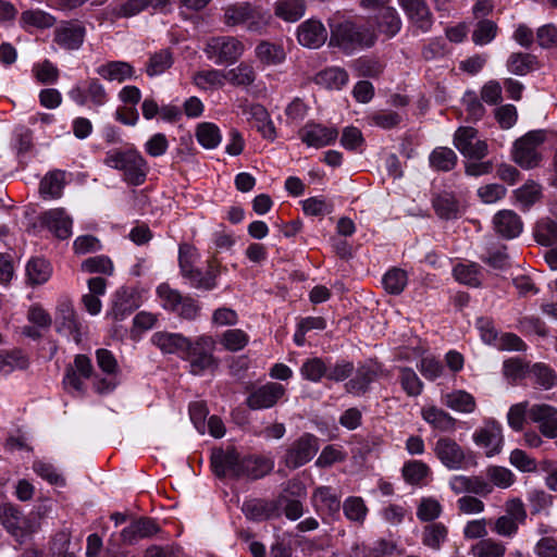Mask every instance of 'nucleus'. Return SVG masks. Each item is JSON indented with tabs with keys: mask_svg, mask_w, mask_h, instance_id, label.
Returning a JSON list of instances; mask_svg holds the SVG:
<instances>
[{
	"mask_svg": "<svg viewBox=\"0 0 557 557\" xmlns=\"http://www.w3.org/2000/svg\"><path fill=\"white\" fill-rule=\"evenodd\" d=\"M343 510L345 517L355 523L362 524L366 520L368 508L359 496H350L344 500Z\"/></svg>",
	"mask_w": 557,
	"mask_h": 557,
	"instance_id": "603ef678",
	"label": "nucleus"
},
{
	"mask_svg": "<svg viewBox=\"0 0 557 557\" xmlns=\"http://www.w3.org/2000/svg\"><path fill=\"white\" fill-rule=\"evenodd\" d=\"M82 270L87 273H101L112 275L114 271L111 259L107 256H95L82 262Z\"/></svg>",
	"mask_w": 557,
	"mask_h": 557,
	"instance_id": "69168bd1",
	"label": "nucleus"
},
{
	"mask_svg": "<svg viewBox=\"0 0 557 557\" xmlns=\"http://www.w3.org/2000/svg\"><path fill=\"white\" fill-rule=\"evenodd\" d=\"M434 455L448 470L458 471L469 467V454L453 438L440 437L433 448Z\"/></svg>",
	"mask_w": 557,
	"mask_h": 557,
	"instance_id": "9d476101",
	"label": "nucleus"
},
{
	"mask_svg": "<svg viewBox=\"0 0 557 557\" xmlns=\"http://www.w3.org/2000/svg\"><path fill=\"white\" fill-rule=\"evenodd\" d=\"M546 138L542 129L531 131L517 139L513 149V160L523 169H532L540 164L542 156L539 147Z\"/></svg>",
	"mask_w": 557,
	"mask_h": 557,
	"instance_id": "6e6552de",
	"label": "nucleus"
},
{
	"mask_svg": "<svg viewBox=\"0 0 557 557\" xmlns=\"http://www.w3.org/2000/svg\"><path fill=\"white\" fill-rule=\"evenodd\" d=\"M244 50V44L232 36L212 37L205 47L207 58L218 65L236 62Z\"/></svg>",
	"mask_w": 557,
	"mask_h": 557,
	"instance_id": "0eeeda50",
	"label": "nucleus"
},
{
	"mask_svg": "<svg viewBox=\"0 0 557 557\" xmlns=\"http://www.w3.org/2000/svg\"><path fill=\"white\" fill-rule=\"evenodd\" d=\"M442 401L451 410L462 413H471L476 408L474 397L470 393L462 389H457L445 394L442 398Z\"/></svg>",
	"mask_w": 557,
	"mask_h": 557,
	"instance_id": "f704fd0d",
	"label": "nucleus"
},
{
	"mask_svg": "<svg viewBox=\"0 0 557 557\" xmlns=\"http://www.w3.org/2000/svg\"><path fill=\"white\" fill-rule=\"evenodd\" d=\"M312 503L318 511L330 516L339 512L341 500L330 486L317 487L312 494Z\"/></svg>",
	"mask_w": 557,
	"mask_h": 557,
	"instance_id": "7c9ffc66",
	"label": "nucleus"
},
{
	"mask_svg": "<svg viewBox=\"0 0 557 557\" xmlns=\"http://www.w3.org/2000/svg\"><path fill=\"white\" fill-rule=\"evenodd\" d=\"M138 307L134 296L126 289L116 292L110 314L116 321L125 319Z\"/></svg>",
	"mask_w": 557,
	"mask_h": 557,
	"instance_id": "4c0bfd02",
	"label": "nucleus"
},
{
	"mask_svg": "<svg viewBox=\"0 0 557 557\" xmlns=\"http://www.w3.org/2000/svg\"><path fill=\"white\" fill-rule=\"evenodd\" d=\"M528 377L543 389H550L557 385L556 372L544 363H534L528 370Z\"/></svg>",
	"mask_w": 557,
	"mask_h": 557,
	"instance_id": "79ce46f5",
	"label": "nucleus"
},
{
	"mask_svg": "<svg viewBox=\"0 0 557 557\" xmlns=\"http://www.w3.org/2000/svg\"><path fill=\"white\" fill-rule=\"evenodd\" d=\"M199 259L200 253L195 246L188 243L180 245L178 265L182 276L196 289L212 290L218 286L216 278L221 272V267L215 263V259H212L208 262L207 271L203 273L196 267Z\"/></svg>",
	"mask_w": 557,
	"mask_h": 557,
	"instance_id": "f257e3e1",
	"label": "nucleus"
},
{
	"mask_svg": "<svg viewBox=\"0 0 557 557\" xmlns=\"http://www.w3.org/2000/svg\"><path fill=\"white\" fill-rule=\"evenodd\" d=\"M505 553L506 546L492 537L483 539L470 548L473 557H504Z\"/></svg>",
	"mask_w": 557,
	"mask_h": 557,
	"instance_id": "09e8293b",
	"label": "nucleus"
},
{
	"mask_svg": "<svg viewBox=\"0 0 557 557\" xmlns=\"http://www.w3.org/2000/svg\"><path fill=\"white\" fill-rule=\"evenodd\" d=\"M496 33L497 25L493 21L482 20L472 33V41L478 46L487 45L495 38Z\"/></svg>",
	"mask_w": 557,
	"mask_h": 557,
	"instance_id": "338daca9",
	"label": "nucleus"
},
{
	"mask_svg": "<svg viewBox=\"0 0 557 557\" xmlns=\"http://www.w3.org/2000/svg\"><path fill=\"white\" fill-rule=\"evenodd\" d=\"M28 281L34 285L46 283L51 275V267L48 261L41 258H34L26 267Z\"/></svg>",
	"mask_w": 557,
	"mask_h": 557,
	"instance_id": "3c124183",
	"label": "nucleus"
},
{
	"mask_svg": "<svg viewBox=\"0 0 557 557\" xmlns=\"http://www.w3.org/2000/svg\"><path fill=\"white\" fill-rule=\"evenodd\" d=\"M473 441L486 449L487 456L498 454L503 445L502 426L494 420L486 421L484 426L475 431Z\"/></svg>",
	"mask_w": 557,
	"mask_h": 557,
	"instance_id": "aec40b11",
	"label": "nucleus"
},
{
	"mask_svg": "<svg viewBox=\"0 0 557 557\" xmlns=\"http://www.w3.org/2000/svg\"><path fill=\"white\" fill-rule=\"evenodd\" d=\"M103 163L111 169L123 172L124 181L134 186L141 185L148 173L147 161L133 147L107 151Z\"/></svg>",
	"mask_w": 557,
	"mask_h": 557,
	"instance_id": "f03ea898",
	"label": "nucleus"
},
{
	"mask_svg": "<svg viewBox=\"0 0 557 557\" xmlns=\"http://www.w3.org/2000/svg\"><path fill=\"white\" fill-rule=\"evenodd\" d=\"M297 39L301 46L317 49L326 41L327 30L319 20L309 18L298 26Z\"/></svg>",
	"mask_w": 557,
	"mask_h": 557,
	"instance_id": "4be33fe9",
	"label": "nucleus"
},
{
	"mask_svg": "<svg viewBox=\"0 0 557 557\" xmlns=\"http://www.w3.org/2000/svg\"><path fill=\"white\" fill-rule=\"evenodd\" d=\"M64 175L65 173L62 171L49 172L40 182V195L44 198H60L64 187Z\"/></svg>",
	"mask_w": 557,
	"mask_h": 557,
	"instance_id": "a19ab883",
	"label": "nucleus"
},
{
	"mask_svg": "<svg viewBox=\"0 0 557 557\" xmlns=\"http://www.w3.org/2000/svg\"><path fill=\"white\" fill-rule=\"evenodd\" d=\"M255 52L257 59L265 65L280 64L286 58L284 48L281 45L267 40L259 42Z\"/></svg>",
	"mask_w": 557,
	"mask_h": 557,
	"instance_id": "e433bc0d",
	"label": "nucleus"
},
{
	"mask_svg": "<svg viewBox=\"0 0 557 557\" xmlns=\"http://www.w3.org/2000/svg\"><path fill=\"white\" fill-rule=\"evenodd\" d=\"M401 472L407 483L417 485L428 476L430 468L421 460H410L404 465Z\"/></svg>",
	"mask_w": 557,
	"mask_h": 557,
	"instance_id": "052dcab7",
	"label": "nucleus"
},
{
	"mask_svg": "<svg viewBox=\"0 0 557 557\" xmlns=\"http://www.w3.org/2000/svg\"><path fill=\"white\" fill-rule=\"evenodd\" d=\"M280 505L276 502L250 499L243 504V512L253 521H263L280 515Z\"/></svg>",
	"mask_w": 557,
	"mask_h": 557,
	"instance_id": "bb28decb",
	"label": "nucleus"
},
{
	"mask_svg": "<svg viewBox=\"0 0 557 557\" xmlns=\"http://www.w3.org/2000/svg\"><path fill=\"white\" fill-rule=\"evenodd\" d=\"M338 136L334 127H327L321 124L307 123L300 131V139L309 147L322 148L333 144Z\"/></svg>",
	"mask_w": 557,
	"mask_h": 557,
	"instance_id": "6ab92c4d",
	"label": "nucleus"
},
{
	"mask_svg": "<svg viewBox=\"0 0 557 557\" xmlns=\"http://www.w3.org/2000/svg\"><path fill=\"white\" fill-rule=\"evenodd\" d=\"M194 84L202 90L222 88L225 85V73L221 70H202L193 75Z\"/></svg>",
	"mask_w": 557,
	"mask_h": 557,
	"instance_id": "ea45409f",
	"label": "nucleus"
},
{
	"mask_svg": "<svg viewBox=\"0 0 557 557\" xmlns=\"http://www.w3.org/2000/svg\"><path fill=\"white\" fill-rule=\"evenodd\" d=\"M453 274L459 283L470 287H479L482 283L481 267L474 262L456 264Z\"/></svg>",
	"mask_w": 557,
	"mask_h": 557,
	"instance_id": "58836bf2",
	"label": "nucleus"
},
{
	"mask_svg": "<svg viewBox=\"0 0 557 557\" xmlns=\"http://www.w3.org/2000/svg\"><path fill=\"white\" fill-rule=\"evenodd\" d=\"M421 416L426 423L441 432H454L456 429V419L435 406L422 408Z\"/></svg>",
	"mask_w": 557,
	"mask_h": 557,
	"instance_id": "2f4dec72",
	"label": "nucleus"
},
{
	"mask_svg": "<svg viewBox=\"0 0 557 557\" xmlns=\"http://www.w3.org/2000/svg\"><path fill=\"white\" fill-rule=\"evenodd\" d=\"M40 221L59 239H66L72 235L73 220L63 208L44 212Z\"/></svg>",
	"mask_w": 557,
	"mask_h": 557,
	"instance_id": "412c9836",
	"label": "nucleus"
},
{
	"mask_svg": "<svg viewBox=\"0 0 557 557\" xmlns=\"http://www.w3.org/2000/svg\"><path fill=\"white\" fill-rule=\"evenodd\" d=\"M249 342V336L240 329H231L225 331L221 337V344L226 350H242Z\"/></svg>",
	"mask_w": 557,
	"mask_h": 557,
	"instance_id": "e2e57ef3",
	"label": "nucleus"
},
{
	"mask_svg": "<svg viewBox=\"0 0 557 557\" xmlns=\"http://www.w3.org/2000/svg\"><path fill=\"white\" fill-rule=\"evenodd\" d=\"M407 273L399 268L388 270L382 278L384 289L391 295H399L407 286Z\"/></svg>",
	"mask_w": 557,
	"mask_h": 557,
	"instance_id": "8fccbe9b",
	"label": "nucleus"
},
{
	"mask_svg": "<svg viewBox=\"0 0 557 557\" xmlns=\"http://www.w3.org/2000/svg\"><path fill=\"white\" fill-rule=\"evenodd\" d=\"M86 28L78 21L60 23L53 32V41L65 50H78L85 39Z\"/></svg>",
	"mask_w": 557,
	"mask_h": 557,
	"instance_id": "2eb2a0df",
	"label": "nucleus"
},
{
	"mask_svg": "<svg viewBox=\"0 0 557 557\" xmlns=\"http://www.w3.org/2000/svg\"><path fill=\"white\" fill-rule=\"evenodd\" d=\"M173 64V55L170 50L162 49L150 55L146 65V72L149 76H157L164 73Z\"/></svg>",
	"mask_w": 557,
	"mask_h": 557,
	"instance_id": "6e6d98bb",
	"label": "nucleus"
},
{
	"mask_svg": "<svg viewBox=\"0 0 557 557\" xmlns=\"http://www.w3.org/2000/svg\"><path fill=\"white\" fill-rule=\"evenodd\" d=\"M215 341L210 335H200L194 342L188 341V348L182 359L189 363V372L193 375H202L208 370H213L218 361L213 356Z\"/></svg>",
	"mask_w": 557,
	"mask_h": 557,
	"instance_id": "20e7f679",
	"label": "nucleus"
},
{
	"mask_svg": "<svg viewBox=\"0 0 557 557\" xmlns=\"http://www.w3.org/2000/svg\"><path fill=\"white\" fill-rule=\"evenodd\" d=\"M319 450L315 435L305 433L286 448L283 462L288 469H297L308 463Z\"/></svg>",
	"mask_w": 557,
	"mask_h": 557,
	"instance_id": "9b49d317",
	"label": "nucleus"
},
{
	"mask_svg": "<svg viewBox=\"0 0 557 557\" xmlns=\"http://www.w3.org/2000/svg\"><path fill=\"white\" fill-rule=\"evenodd\" d=\"M486 476L493 486L495 485L499 488H508L515 482V474L511 470L499 466L488 467L486 469Z\"/></svg>",
	"mask_w": 557,
	"mask_h": 557,
	"instance_id": "774afa93",
	"label": "nucleus"
},
{
	"mask_svg": "<svg viewBox=\"0 0 557 557\" xmlns=\"http://www.w3.org/2000/svg\"><path fill=\"white\" fill-rule=\"evenodd\" d=\"M55 18L41 10H26L22 12L20 17V24L23 28H49L53 26Z\"/></svg>",
	"mask_w": 557,
	"mask_h": 557,
	"instance_id": "49530a36",
	"label": "nucleus"
},
{
	"mask_svg": "<svg viewBox=\"0 0 557 557\" xmlns=\"http://www.w3.org/2000/svg\"><path fill=\"white\" fill-rule=\"evenodd\" d=\"M529 418L537 424L542 435L557 437V408L548 404H535L529 409Z\"/></svg>",
	"mask_w": 557,
	"mask_h": 557,
	"instance_id": "f3484780",
	"label": "nucleus"
},
{
	"mask_svg": "<svg viewBox=\"0 0 557 557\" xmlns=\"http://www.w3.org/2000/svg\"><path fill=\"white\" fill-rule=\"evenodd\" d=\"M447 536L448 529L443 523L436 522L423 528L421 540L424 546L433 550H440Z\"/></svg>",
	"mask_w": 557,
	"mask_h": 557,
	"instance_id": "37998d69",
	"label": "nucleus"
},
{
	"mask_svg": "<svg viewBox=\"0 0 557 557\" xmlns=\"http://www.w3.org/2000/svg\"><path fill=\"white\" fill-rule=\"evenodd\" d=\"M517 201L524 208L529 209L541 198V186L534 182L525 183L515 191Z\"/></svg>",
	"mask_w": 557,
	"mask_h": 557,
	"instance_id": "0e129e2a",
	"label": "nucleus"
},
{
	"mask_svg": "<svg viewBox=\"0 0 557 557\" xmlns=\"http://www.w3.org/2000/svg\"><path fill=\"white\" fill-rule=\"evenodd\" d=\"M450 490L459 494H473L486 497L493 492V485L480 475H454L449 480Z\"/></svg>",
	"mask_w": 557,
	"mask_h": 557,
	"instance_id": "a211bd4d",
	"label": "nucleus"
},
{
	"mask_svg": "<svg viewBox=\"0 0 557 557\" xmlns=\"http://www.w3.org/2000/svg\"><path fill=\"white\" fill-rule=\"evenodd\" d=\"M534 238L542 246H552L557 243V223L546 218L536 223Z\"/></svg>",
	"mask_w": 557,
	"mask_h": 557,
	"instance_id": "5fc2aeb1",
	"label": "nucleus"
},
{
	"mask_svg": "<svg viewBox=\"0 0 557 557\" xmlns=\"http://www.w3.org/2000/svg\"><path fill=\"white\" fill-rule=\"evenodd\" d=\"M431 166L438 171H450L457 163V154L446 147H438L430 156Z\"/></svg>",
	"mask_w": 557,
	"mask_h": 557,
	"instance_id": "4d7b16f0",
	"label": "nucleus"
},
{
	"mask_svg": "<svg viewBox=\"0 0 557 557\" xmlns=\"http://www.w3.org/2000/svg\"><path fill=\"white\" fill-rule=\"evenodd\" d=\"M318 84L329 89H341L348 83V74L342 67H329L317 75Z\"/></svg>",
	"mask_w": 557,
	"mask_h": 557,
	"instance_id": "de8ad7c7",
	"label": "nucleus"
},
{
	"mask_svg": "<svg viewBox=\"0 0 557 557\" xmlns=\"http://www.w3.org/2000/svg\"><path fill=\"white\" fill-rule=\"evenodd\" d=\"M493 224L496 233L506 239L519 236L523 228L520 216L512 210L497 212L494 215Z\"/></svg>",
	"mask_w": 557,
	"mask_h": 557,
	"instance_id": "393cba45",
	"label": "nucleus"
},
{
	"mask_svg": "<svg viewBox=\"0 0 557 557\" xmlns=\"http://www.w3.org/2000/svg\"><path fill=\"white\" fill-rule=\"evenodd\" d=\"M96 73L107 81L122 83L134 76V67L124 61H110L97 67Z\"/></svg>",
	"mask_w": 557,
	"mask_h": 557,
	"instance_id": "473e14b6",
	"label": "nucleus"
},
{
	"mask_svg": "<svg viewBox=\"0 0 557 557\" xmlns=\"http://www.w3.org/2000/svg\"><path fill=\"white\" fill-rule=\"evenodd\" d=\"M454 145L466 158L481 160L487 152V144L478 136L473 127H459L454 136Z\"/></svg>",
	"mask_w": 557,
	"mask_h": 557,
	"instance_id": "ddd939ff",
	"label": "nucleus"
},
{
	"mask_svg": "<svg viewBox=\"0 0 557 557\" xmlns=\"http://www.w3.org/2000/svg\"><path fill=\"white\" fill-rule=\"evenodd\" d=\"M305 12V0H277L274 4V14L288 23L299 21Z\"/></svg>",
	"mask_w": 557,
	"mask_h": 557,
	"instance_id": "c9c22d12",
	"label": "nucleus"
},
{
	"mask_svg": "<svg viewBox=\"0 0 557 557\" xmlns=\"http://www.w3.org/2000/svg\"><path fill=\"white\" fill-rule=\"evenodd\" d=\"M188 341L184 335L171 332H156L151 336V343L163 354H177L181 357L188 348Z\"/></svg>",
	"mask_w": 557,
	"mask_h": 557,
	"instance_id": "a878e982",
	"label": "nucleus"
},
{
	"mask_svg": "<svg viewBox=\"0 0 557 557\" xmlns=\"http://www.w3.org/2000/svg\"><path fill=\"white\" fill-rule=\"evenodd\" d=\"M535 57L529 53H511L507 61V69L516 75H525L534 69Z\"/></svg>",
	"mask_w": 557,
	"mask_h": 557,
	"instance_id": "bf43d9fd",
	"label": "nucleus"
},
{
	"mask_svg": "<svg viewBox=\"0 0 557 557\" xmlns=\"http://www.w3.org/2000/svg\"><path fill=\"white\" fill-rule=\"evenodd\" d=\"M285 394V387L280 383L270 382L253 389L247 397L246 404L251 410L273 407Z\"/></svg>",
	"mask_w": 557,
	"mask_h": 557,
	"instance_id": "dca6fc26",
	"label": "nucleus"
},
{
	"mask_svg": "<svg viewBox=\"0 0 557 557\" xmlns=\"http://www.w3.org/2000/svg\"><path fill=\"white\" fill-rule=\"evenodd\" d=\"M387 372L380 363L367 362L357 367L354 376L345 383L347 393L362 396L370 391V385Z\"/></svg>",
	"mask_w": 557,
	"mask_h": 557,
	"instance_id": "f8f14e48",
	"label": "nucleus"
},
{
	"mask_svg": "<svg viewBox=\"0 0 557 557\" xmlns=\"http://www.w3.org/2000/svg\"><path fill=\"white\" fill-rule=\"evenodd\" d=\"M271 15L249 2H240L226 8L224 22L228 26L244 25L248 30L261 33L270 24Z\"/></svg>",
	"mask_w": 557,
	"mask_h": 557,
	"instance_id": "39448f33",
	"label": "nucleus"
},
{
	"mask_svg": "<svg viewBox=\"0 0 557 557\" xmlns=\"http://www.w3.org/2000/svg\"><path fill=\"white\" fill-rule=\"evenodd\" d=\"M28 363V357L20 349L2 352L0 354V375H8L15 370H24Z\"/></svg>",
	"mask_w": 557,
	"mask_h": 557,
	"instance_id": "c03bdc74",
	"label": "nucleus"
},
{
	"mask_svg": "<svg viewBox=\"0 0 557 557\" xmlns=\"http://www.w3.org/2000/svg\"><path fill=\"white\" fill-rule=\"evenodd\" d=\"M198 143L206 149H213L221 143L222 136L219 127L213 123H201L197 127Z\"/></svg>",
	"mask_w": 557,
	"mask_h": 557,
	"instance_id": "13d9d810",
	"label": "nucleus"
},
{
	"mask_svg": "<svg viewBox=\"0 0 557 557\" xmlns=\"http://www.w3.org/2000/svg\"><path fill=\"white\" fill-rule=\"evenodd\" d=\"M157 295L161 306L185 320H195L200 313V306L190 296H183L177 289L171 288L169 284H161L157 287Z\"/></svg>",
	"mask_w": 557,
	"mask_h": 557,
	"instance_id": "423d86ee",
	"label": "nucleus"
},
{
	"mask_svg": "<svg viewBox=\"0 0 557 557\" xmlns=\"http://www.w3.org/2000/svg\"><path fill=\"white\" fill-rule=\"evenodd\" d=\"M243 115L267 139L273 140L276 137L275 127L269 117L267 109L259 103L242 106Z\"/></svg>",
	"mask_w": 557,
	"mask_h": 557,
	"instance_id": "5701e85b",
	"label": "nucleus"
},
{
	"mask_svg": "<svg viewBox=\"0 0 557 557\" xmlns=\"http://www.w3.org/2000/svg\"><path fill=\"white\" fill-rule=\"evenodd\" d=\"M374 21L379 33L385 35L386 38L396 36L403 25L398 12L393 7L383 8V11L375 14Z\"/></svg>",
	"mask_w": 557,
	"mask_h": 557,
	"instance_id": "c85d7f7f",
	"label": "nucleus"
},
{
	"mask_svg": "<svg viewBox=\"0 0 557 557\" xmlns=\"http://www.w3.org/2000/svg\"><path fill=\"white\" fill-rule=\"evenodd\" d=\"M399 383L409 397L419 396L424 386L418 374L408 367L399 368Z\"/></svg>",
	"mask_w": 557,
	"mask_h": 557,
	"instance_id": "864d4df0",
	"label": "nucleus"
},
{
	"mask_svg": "<svg viewBox=\"0 0 557 557\" xmlns=\"http://www.w3.org/2000/svg\"><path fill=\"white\" fill-rule=\"evenodd\" d=\"M0 520L7 531L20 543H24L38 529L35 518L24 516L12 505H4L0 509Z\"/></svg>",
	"mask_w": 557,
	"mask_h": 557,
	"instance_id": "1a4fd4ad",
	"label": "nucleus"
},
{
	"mask_svg": "<svg viewBox=\"0 0 557 557\" xmlns=\"http://www.w3.org/2000/svg\"><path fill=\"white\" fill-rule=\"evenodd\" d=\"M433 207L442 219H456L462 210L461 202L454 194L443 191L433 199Z\"/></svg>",
	"mask_w": 557,
	"mask_h": 557,
	"instance_id": "72a5a7b5",
	"label": "nucleus"
},
{
	"mask_svg": "<svg viewBox=\"0 0 557 557\" xmlns=\"http://www.w3.org/2000/svg\"><path fill=\"white\" fill-rule=\"evenodd\" d=\"M408 20L423 33L431 29L433 25L432 14L423 0H398Z\"/></svg>",
	"mask_w": 557,
	"mask_h": 557,
	"instance_id": "b1692460",
	"label": "nucleus"
},
{
	"mask_svg": "<svg viewBox=\"0 0 557 557\" xmlns=\"http://www.w3.org/2000/svg\"><path fill=\"white\" fill-rule=\"evenodd\" d=\"M274 463L264 457L246 456L242 461V479L258 480L272 471Z\"/></svg>",
	"mask_w": 557,
	"mask_h": 557,
	"instance_id": "c756f323",
	"label": "nucleus"
},
{
	"mask_svg": "<svg viewBox=\"0 0 557 557\" xmlns=\"http://www.w3.org/2000/svg\"><path fill=\"white\" fill-rule=\"evenodd\" d=\"M326 371L327 366L318 357L307 359L300 368L302 377L311 382H319L323 376L326 377Z\"/></svg>",
	"mask_w": 557,
	"mask_h": 557,
	"instance_id": "680f3d73",
	"label": "nucleus"
},
{
	"mask_svg": "<svg viewBox=\"0 0 557 557\" xmlns=\"http://www.w3.org/2000/svg\"><path fill=\"white\" fill-rule=\"evenodd\" d=\"M243 457L234 449H216L211 455V467L219 478L242 479Z\"/></svg>",
	"mask_w": 557,
	"mask_h": 557,
	"instance_id": "4468645a",
	"label": "nucleus"
},
{
	"mask_svg": "<svg viewBox=\"0 0 557 557\" xmlns=\"http://www.w3.org/2000/svg\"><path fill=\"white\" fill-rule=\"evenodd\" d=\"M375 40L376 36L371 29L359 27L352 22L331 24L330 46L337 47L346 53L358 48L371 47Z\"/></svg>",
	"mask_w": 557,
	"mask_h": 557,
	"instance_id": "7ed1b4c3",
	"label": "nucleus"
},
{
	"mask_svg": "<svg viewBox=\"0 0 557 557\" xmlns=\"http://www.w3.org/2000/svg\"><path fill=\"white\" fill-rule=\"evenodd\" d=\"M224 73L225 82H228L234 86L248 87L256 81L255 69L250 64L244 62Z\"/></svg>",
	"mask_w": 557,
	"mask_h": 557,
	"instance_id": "a18cd8bd",
	"label": "nucleus"
},
{
	"mask_svg": "<svg viewBox=\"0 0 557 557\" xmlns=\"http://www.w3.org/2000/svg\"><path fill=\"white\" fill-rule=\"evenodd\" d=\"M58 331L73 336L76 342L81 339V323L71 302L64 301L59 305L57 311Z\"/></svg>",
	"mask_w": 557,
	"mask_h": 557,
	"instance_id": "cd10ccee",
	"label": "nucleus"
}]
</instances>
